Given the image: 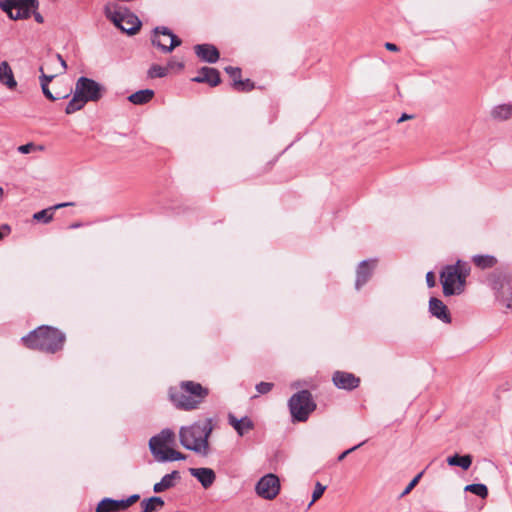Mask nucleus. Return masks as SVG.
Wrapping results in <instances>:
<instances>
[{"instance_id":"obj_1","label":"nucleus","mask_w":512,"mask_h":512,"mask_svg":"<svg viewBox=\"0 0 512 512\" xmlns=\"http://www.w3.org/2000/svg\"><path fill=\"white\" fill-rule=\"evenodd\" d=\"M212 419L207 418L202 421H196L190 426H183L179 431L181 445L187 450H191L202 456L209 454V437L212 433Z\"/></svg>"},{"instance_id":"obj_2","label":"nucleus","mask_w":512,"mask_h":512,"mask_svg":"<svg viewBox=\"0 0 512 512\" xmlns=\"http://www.w3.org/2000/svg\"><path fill=\"white\" fill-rule=\"evenodd\" d=\"M65 339V334L59 329L43 325L21 340L27 348L54 354L63 348Z\"/></svg>"},{"instance_id":"obj_3","label":"nucleus","mask_w":512,"mask_h":512,"mask_svg":"<svg viewBox=\"0 0 512 512\" xmlns=\"http://www.w3.org/2000/svg\"><path fill=\"white\" fill-rule=\"evenodd\" d=\"M105 91V87L97 81L85 76L79 77L75 83L73 97L66 105L65 113L73 114L81 110L86 103L99 101Z\"/></svg>"},{"instance_id":"obj_4","label":"nucleus","mask_w":512,"mask_h":512,"mask_svg":"<svg viewBox=\"0 0 512 512\" xmlns=\"http://www.w3.org/2000/svg\"><path fill=\"white\" fill-rule=\"evenodd\" d=\"M209 391L200 383L194 381H182L179 387L169 389L171 402L179 409H196L208 396Z\"/></svg>"},{"instance_id":"obj_5","label":"nucleus","mask_w":512,"mask_h":512,"mask_svg":"<svg viewBox=\"0 0 512 512\" xmlns=\"http://www.w3.org/2000/svg\"><path fill=\"white\" fill-rule=\"evenodd\" d=\"M288 407L293 422H305L309 415L316 409V403L310 391L301 390L290 397Z\"/></svg>"},{"instance_id":"obj_6","label":"nucleus","mask_w":512,"mask_h":512,"mask_svg":"<svg viewBox=\"0 0 512 512\" xmlns=\"http://www.w3.org/2000/svg\"><path fill=\"white\" fill-rule=\"evenodd\" d=\"M105 16L122 32L132 36L139 32L142 26L141 20L128 9L111 10L105 8Z\"/></svg>"},{"instance_id":"obj_7","label":"nucleus","mask_w":512,"mask_h":512,"mask_svg":"<svg viewBox=\"0 0 512 512\" xmlns=\"http://www.w3.org/2000/svg\"><path fill=\"white\" fill-rule=\"evenodd\" d=\"M38 6V0H0V8L12 20L28 19Z\"/></svg>"},{"instance_id":"obj_8","label":"nucleus","mask_w":512,"mask_h":512,"mask_svg":"<svg viewBox=\"0 0 512 512\" xmlns=\"http://www.w3.org/2000/svg\"><path fill=\"white\" fill-rule=\"evenodd\" d=\"M151 42L163 53H170L174 48L181 45V39L165 26L155 27Z\"/></svg>"},{"instance_id":"obj_9","label":"nucleus","mask_w":512,"mask_h":512,"mask_svg":"<svg viewBox=\"0 0 512 512\" xmlns=\"http://www.w3.org/2000/svg\"><path fill=\"white\" fill-rule=\"evenodd\" d=\"M440 281L444 296L460 295L465 290L459 281L457 266L446 265L440 273Z\"/></svg>"},{"instance_id":"obj_10","label":"nucleus","mask_w":512,"mask_h":512,"mask_svg":"<svg viewBox=\"0 0 512 512\" xmlns=\"http://www.w3.org/2000/svg\"><path fill=\"white\" fill-rule=\"evenodd\" d=\"M255 490L260 497L272 500L280 491L279 478L274 474H267L257 482Z\"/></svg>"},{"instance_id":"obj_11","label":"nucleus","mask_w":512,"mask_h":512,"mask_svg":"<svg viewBox=\"0 0 512 512\" xmlns=\"http://www.w3.org/2000/svg\"><path fill=\"white\" fill-rule=\"evenodd\" d=\"M174 439L175 433L169 428L161 430L160 433L150 438L149 449L155 460L163 454L165 448H169L168 445L173 443Z\"/></svg>"},{"instance_id":"obj_12","label":"nucleus","mask_w":512,"mask_h":512,"mask_svg":"<svg viewBox=\"0 0 512 512\" xmlns=\"http://www.w3.org/2000/svg\"><path fill=\"white\" fill-rule=\"evenodd\" d=\"M140 499L139 494H133L127 499L115 500L112 498L102 499L97 507L96 512H119L125 510Z\"/></svg>"},{"instance_id":"obj_13","label":"nucleus","mask_w":512,"mask_h":512,"mask_svg":"<svg viewBox=\"0 0 512 512\" xmlns=\"http://www.w3.org/2000/svg\"><path fill=\"white\" fill-rule=\"evenodd\" d=\"M332 381L337 388L349 391L356 389L360 384V378L345 371H335Z\"/></svg>"},{"instance_id":"obj_14","label":"nucleus","mask_w":512,"mask_h":512,"mask_svg":"<svg viewBox=\"0 0 512 512\" xmlns=\"http://www.w3.org/2000/svg\"><path fill=\"white\" fill-rule=\"evenodd\" d=\"M375 266L376 260H363L360 262L356 271L355 288L357 290L368 282Z\"/></svg>"},{"instance_id":"obj_15","label":"nucleus","mask_w":512,"mask_h":512,"mask_svg":"<svg viewBox=\"0 0 512 512\" xmlns=\"http://www.w3.org/2000/svg\"><path fill=\"white\" fill-rule=\"evenodd\" d=\"M429 312L443 323L450 324L452 322L447 306L436 297H431L429 300Z\"/></svg>"},{"instance_id":"obj_16","label":"nucleus","mask_w":512,"mask_h":512,"mask_svg":"<svg viewBox=\"0 0 512 512\" xmlns=\"http://www.w3.org/2000/svg\"><path fill=\"white\" fill-rule=\"evenodd\" d=\"M192 81L196 83H207L211 87H215L220 84L221 78L217 69L205 66L198 71V75L192 78Z\"/></svg>"},{"instance_id":"obj_17","label":"nucleus","mask_w":512,"mask_h":512,"mask_svg":"<svg viewBox=\"0 0 512 512\" xmlns=\"http://www.w3.org/2000/svg\"><path fill=\"white\" fill-rule=\"evenodd\" d=\"M194 51L197 57L210 64L216 63L220 58L218 49L212 44H197Z\"/></svg>"},{"instance_id":"obj_18","label":"nucleus","mask_w":512,"mask_h":512,"mask_svg":"<svg viewBox=\"0 0 512 512\" xmlns=\"http://www.w3.org/2000/svg\"><path fill=\"white\" fill-rule=\"evenodd\" d=\"M189 473L207 489L215 482L216 474L211 468H189Z\"/></svg>"},{"instance_id":"obj_19","label":"nucleus","mask_w":512,"mask_h":512,"mask_svg":"<svg viewBox=\"0 0 512 512\" xmlns=\"http://www.w3.org/2000/svg\"><path fill=\"white\" fill-rule=\"evenodd\" d=\"M228 423L235 429L239 436H244L254 428V423L248 416L238 419L234 414L230 413L228 415Z\"/></svg>"},{"instance_id":"obj_20","label":"nucleus","mask_w":512,"mask_h":512,"mask_svg":"<svg viewBox=\"0 0 512 512\" xmlns=\"http://www.w3.org/2000/svg\"><path fill=\"white\" fill-rule=\"evenodd\" d=\"M180 478V473L178 471H172L171 473L164 475L158 483L154 484L153 491L155 493L164 492L174 487V481L179 480Z\"/></svg>"},{"instance_id":"obj_21","label":"nucleus","mask_w":512,"mask_h":512,"mask_svg":"<svg viewBox=\"0 0 512 512\" xmlns=\"http://www.w3.org/2000/svg\"><path fill=\"white\" fill-rule=\"evenodd\" d=\"M0 82L6 85L9 89H13L17 85L13 71L6 61L0 63Z\"/></svg>"},{"instance_id":"obj_22","label":"nucleus","mask_w":512,"mask_h":512,"mask_svg":"<svg viewBox=\"0 0 512 512\" xmlns=\"http://www.w3.org/2000/svg\"><path fill=\"white\" fill-rule=\"evenodd\" d=\"M154 94L152 89H143L129 95L128 100L134 105H144L153 99Z\"/></svg>"},{"instance_id":"obj_23","label":"nucleus","mask_w":512,"mask_h":512,"mask_svg":"<svg viewBox=\"0 0 512 512\" xmlns=\"http://www.w3.org/2000/svg\"><path fill=\"white\" fill-rule=\"evenodd\" d=\"M72 205H74V203H72V202L60 203V204L54 205L53 207L43 209L41 211L36 212L33 215V219L37 220V221H42L44 223H49L53 219V211L54 210L63 208V207H67V206H72Z\"/></svg>"},{"instance_id":"obj_24","label":"nucleus","mask_w":512,"mask_h":512,"mask_svg":"<svg viewBox=\"0 0 512 512\" xmlns=\"http://www.w3.org/2000/svg\"><path fill=\"white\" fill-rule=\"evenodd\" d=\"M447 463L450 466H459L463 470H467L470 468L472 464V457L471 455L460 456L458 454H454L447 458Z\"/></svg>"},{"instance_id":"obj_25","label":"nucleus","mask_w":512,"mask_h":512,"mask_svg":"<svg viewBox=\"0 0 512 512\" xmlns=\"http://www.w3.org/2000/svg\"><path fill=\"white\" fill-rule=\"evenodd\" d=\"M512 115V106L510 104H501L495 106L491 111V116L495 120H507Z\"/></svg>"},{"instance_id":"obj_26","label":"nucleus","mask_w":512,"mask_h":512,"mask_svg":"<svg viewBox=\"0 0 512 512\" xmlns=\"http://www.w3.org/2000/svg\"><path fill=\"white\" fill-rule=\"evenodd\" d=\"M472 261L480 269L492 268L497 264V259L492 255H475Z\"/></svg>"},{"instance_id":"obj_27","label":"nucleus","mask_w":512,"mask_h":512,"mask_svg":"<svg viewBox=\"0 0 512 512\" xmlns=\"http://www.w3.org/2000/svg\"><path fill=\"white\" fill-rule=\"evenodd\" d=\"M187 456L179 451L172 448H165V451L161 456H158L156 461L158 462H172L178 460H185Z\"/></svg>"},{"instance_id":"obj_28","label":"nucleus","mask_w":512,"mask_h":512,"mask_svg":"<svg viewBox=\"0 0 512 512\" xmlns=\"http://www.w3.org/2000/svg\"><path fill=\"white\" fill-rule=\"evenodd\" d=\"M465 491L471 492L480 498H486L488 496L487 486L481 483L469 484L465 487Z\"/></svg>"},{"instance_id":"obj_29","label":"nucleus","mask_w":512,"mask_h":512,"mask_svg":"<svg viewBox=\"0 0 512 512\" xmlns=\"http://www.w3.org/2000/svg\"><path fill=\"white\" fill-rule=\"evenodd\" d=\"M452 266H457V274L459 275V281L465 288L466 279L470 273V267L466 263H462L460 260L453 264Z\"/></svg>"},{"instance_id":"obj_30","label":"nucleus","mask_w":512,"mask_h":512,"mask_svg":"<svg viewBox=\"0 0 512 512\" xmlns=\"http://www.w3.org/2000/svg\"><path fill=\"white\" fill-rule=\"evenodd\" d=\"M168 74V67H163L158 64H153L148 69L147 75L149 78H163Z\"/></svg>"},{"instance_id":"obj_31","label":"nucleus","mask_w":512,"mask_h":512,"mask_svg":"<svg viewBox=\"0 0 512 512\" xmlns=\"http://www.w3.org/2000/svg\"><path fill=\"white\" fill-rule=\"evenodd\" d=\"M233 87L235 90L240 92H249L253 90L254 83L250 79L242 80L240 77L238 80H235Z\"/></svg>"},{"instance_id":"obj_32","label":"nucleus","mask_w":512,"mask_h":512,"mask_svg":"<svg viewBox=\"0 0 512 512\" xmlns=\"http://www.w3.org/2000/svg\"><path fill=\"white\" fill-rule=\"evenodd\" d=\"M325 490H326V486L322 485L320 482H317L315 484V488H314V491H313V494H312V500L309 503L308 507H311L312 504L315 501H317L323 495Z\"/></svg>"},{"instance_id":"obj_33","label":"nucleus","mask_w":512,"mask_h":512,"mask_svg":"<svg viewBox=\"0 0 512 512\" xmlns=\"http://www.w3.org/2000/svg\"><path fill=\"white\" fill-rule=\"evenodd\" d=\"M41 89H42L44 96L51 101H55L60 98H67L69 96V94H66L63 96H54L52 94V92L50 91L48 85H46L45 83H41Z\"/></svg>"},{"instance_id":"obj_34","label":"nucleus","mask_w":512,"mask_h":512,"mask_svg":"<svg viewBox=\"0 0 512 512\" xmlns=\"http://www.w3.org/2000/svg\"><path fill=\"white\" fill-rule=\"evenodd\" d=\"M224 70L233 79V83L241 77V69L239 67L227 66Z\"/></svg>"},{"instance_id":"obj_35","label":"nucleus","mask_w":512,"mask_h":512,"mask_svg":"<svg viewBox=\"0 0 512 512\" xmlns=\"http://www.w3.org/2000/svg\"><path fill=\"white\" fill-rule=\"evenodd\" d=\"M274 384L270 382H260L256 385V390L259 394H267L273 388Z\"/></svg>"},{"instance_id":"obj_36","label":"nucleus","mask_w":512,"mask_h":512,"mask_svg":"<svg viewBox=\"0 0 512 512\" xmlns=\"http://www.w3.org/2000/svg\"><path fill=\"white\" fill-rule=\"evenodd\" d=\"M147 500L155 507V511L159 510L164 506V500L159 496H152L147 498Z\"/></svg>"},{"instance_id":"obj_37","label":"nucleus","mask_w":512,"mask_h":512,"mask_svg":"<svg viewBox=\"0 0 512 512\" xmlns=\"http://www.w3.org/2000/svg\"><path fill=\"white\" fill-rule=\"evenodd\" d=\"M35 149H36V146L34 143H27V144L21 145L17 148L18 152H20L22 154H28Z\"/></svg>"},{"instance_id":"obj_38","label":"nucleus","mask_w":512,"mask_h":512,"mask_svg":"<svg viewBox=\"0 0 512 512\" xmlns=\"http://www.w3.org/2000/svg\"><path fill=\"white\" fill-rule=\"evenodd\" d=\"M39 71L41 72V75L39 77L40 84L45 83L46 85H49V83L55 78L56 75H46L43 72V67L39 68Z\"/></svg>"},{"instance_id":"obj_39","label":"nucleus","mask_w":512,"mask_h":512,"mask_svg":"<svg viewBox=\"0 0 512 512\" xmlns=\"http://www.w3.org/2000/svg\"><path fill=\"white\" fill-rule=\"evenodd\" d=\"M422 474H423V472L419 473L417 476H415L411 480V482L408 484V486L403 491L402 495L408 494L414 488V486L418 483L419 479L421 478Z\"/></svg>"},{"instance_id":"obj_40","label":"nucleus","mask_w":512,"mask_h":512,"mask_svg":"<svg viewBox=\"0 0 512 512\" xmlns=\"http://www.w3.org/2000/svg\"><path fill=\"white\" fill-rule=\"evenodd\" d=\"M141 507V512H156L155 507H153V505L147 499H143L141 501Z\"/></svg>"},{"instance_id":"obj_41","label":"nucleus","mask_w":512,"mask_h":512,"mask_svg":"<svg viewBox=\"0 0 512 512\" xmlns=\"http://www.w3.org/2000/svg\"><path fill=\"white\" fill-rule=\"evenodd\" d=\"M426 283L429 288H432L436 285V277H435L434 272L429 271L426 274Z\"/></svg>"},{"instance_id":"obj_42","label":"nucleus","mask_w":512,"mask_h":512,"mask_svg":"<svg viewBox=\"0 0 512 512\" xmlns=\"http://www.w3.org/2000/svg\"><path fill=\"white\" fill-rule=\"evenodd\" d=\"M365 442H361L359 443L358 445H355L353 446L352 448L342 452L339 456H338V460L339 461H342L348 454H350L351 452L355 451L356 449H358L360 446H362Z\"/></svg>"},{"instance_id":"obj_43","label":"nucleus","mask_w":512,"mask_h":512,"mask_svg":"<svg viewBox=\"0 0 512 512\" xmlns=\"http://www.w3.org/2000/svg\"><path fill=\"white\" fill-rule=\"evenodd\" d=\"M168 67V70L169 69H173L175 67H177L178 69H183L184 68V63L183 62H176L175 60L173 59H170L167 63V66Z\"/></svg>"},{"instance_id":"obj_44","label":"nucleus","mask_w":512,"mask_h":512,"mask_svg":"<svg viewBox=\"0 0 512 512\" xmlns=\"http://www.w3.org/2000/svg\"><path fill=\"white\" fill-rule=\"evenodd\" d=\"M504 303L508 309H512V288L509 289L508 295L504 299Z\"/></svg>"},{"instance_id":"obj_45","label":"nucleus","mask_w":512,"mask_h":512,"mask_svg":"<svg viewBox=\"0 0 512 512\" xmlns=\"http://www.w3.org/2000/svg\"><path fill=\"white\" fill-rule=\"evenodd\" d=\"M11 229L8 225H2L0 229V240L4 238L5 235H8L10 233Z\"/></svg>"},{"instance_id":"obj_46","label":"nucleus","mask_w":512,"mask_h":512,"mask_svg":"<svg viewBox=\"0 0 512 512\" xmlns=\"http://www.w3.org/2000/svg\"><path fill=\"white\" fill-rule=\"evenodd\" d=\"M56 58L59 61V63L61 64L62 71L65 72L67 69L66 61L63 59V57L60 54H56Z\"/></svg>"},{"instance_id":"obj_47","label":"nucleus","mask_w":512,"mask_h":512,"mask_svg":"<svg viewBox=\"0 0 512 512\" xmlns=\"http://www.w3.org/2000/svg\"><path fill=\"white\" fill-rule=\"evenodd\" d=\"M385 48L389 51H393V52H396L399 50L398 46L394 43H390V42H387L385 44Z\"/></svg>"},{"instance_id":"obj_48","label":"nucleus","mask_w":512,"mask_h":512,"mask_svg":"<svg viewBox=\"0 0 512 512\" xmlns=\"http://www.w3.org/2000/svg\"><path fill=\"white\" fill-rule=\"evenodd\" d=\"M32 14H33L36 22H38V23L44 22L43 16L40 13L36 12V10L32 11Z\"/></svg>"},{"instance_id":"obj_49","label":"nucleus","mask_w":512,"mask_h":512,"mask_svg":"<svg viewBox=\"0 0 512 512\" xmlns=\"http://www.w3.org/2000/svg\"><path fill=\"white\" fill-rule=\"evenodd\" d=\"M412 118H414V116H413V115L403 113V114L401 115V117L398 119V121H397V122H398V123H401V122H404V121L409 120V119H412Z\"/></svg>"},{"instance_id":"obj_50","label":"nucleus","mask_w":512,"mask_h":512,"mask_svg":"<svg viewBox=\"0 0 512 512\" xmlns=\"http://www.w3.org/2000/svg\"><path fill=\"white\" fill-rule=\"evenodd\" d=\"M81 225H82L81 223L76 222V223L71 224V225L69 226V228H70V229H76V228L81 227Z\"/></svg>"},{"instance_id":"obj_51","label":"nucleus","mask_w":512,"mask_h":512,"mask_svg":"<svg viewBox=\"0 0 512 512\" xmlns=\"http://www.w3.org/2000/svg\"><path fill=\"white\" fill-rule=\"evenodd\" d=\"M168 38L162 39V42L166 44Z\"/></svg>"}]
</instances>
